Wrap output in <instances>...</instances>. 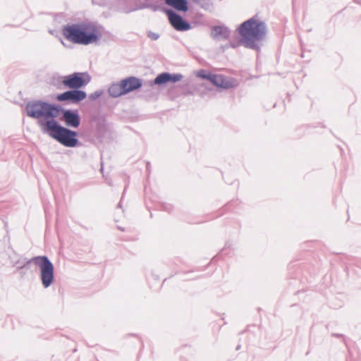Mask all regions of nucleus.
I'll return each mask as SVG.
<instances>
[{"instance_id":"23","label":"nucleus","mask_w":361,"mask_h":361,"mask_svg":"<svg viewBox=\"0 0 361 361\" xmlns=\"http://www.w3.org/2000/svg\"><path fill=\"white\" fill-rule=\"evenodd\" d=\"M333 336H336V337H339V336H341L342 335H339V334H333Z\"/></svg>"},{"instance_id":"27","label":"nucleus","mask_w":361,"mask_h":361,"mask_svg":"<svg viewBox=\"0 0 361 361\" xmlns=\"http://www.w3.org/2000/svg\"><path fill=\"white\" fill-rule=\"evenodd\" d=\"M240 345H238V347H237V348H236V349H237V350L240 349Z\"/></svg>"},{"instance_id":"18","label":"nucleus","mask_w":361,"mask_h":361,"mask_svg":"<svg viewBox=\"0 0 361 361\" xmlns=\"http://www.w3.org/2000/svg\"><path fill=\"white\" fill-rule=\"evenodd\" d=\"M211 73H207L204 70H200L197 73V76L200 78L205 79V80H209V76H211Z\"/></svg>"},{"instance_id":"16","label":"nucleus","mask_w":361,"mask_h":361,"mask_svg":"<svg viewBox=\"0 0 361 361\" xmlns=\"http://www.w3.org/2000/svg\"><path fill=\"white\" fill-rule=\"evenodd\" d=\"M144 8H149L152 11L156 12L158 11H161L164 12V9H166L165 8L162 7L161 5L158 4H144Z\"/></svg>"},{"instance_id":"22","label":"nucleus","mask_w":361,"mask_h":361,"mask_svg":"<svg viewBox=\"0 0 361 361\" xmlns=\"http://www.w3.org/2000/svg\"><path fill=\"white\" fill-rule=\"evenodd\" d=\"M164 209L170 212V208H168L167 207H164Z\"/></svg>"},{"instance_id":"25","label":"nucleus","mask_w":361,"mask_h":361,"mask_svg":"<svg viewBox=\"0 0 361 361\" xmlns=\"http://www.w3.org/2000/svg\"><path fill=\"white\" fill-rule=\"evenodd\" d=\"M100 170H101V171H103V166H102V165L101 166V169H100Z\"/></svg>"},{"instance_id":"26","label":"nucleus","mask_w":361,"mask_h":361,"mask_svg":"<svg viewBox=\"0 0 361 361\" xmlns=\"http://www.w3.org/2000/svg\"><path fill=\"white\" fill-rule=\"evenodd\" d=\"M231 47H232L233 48H235V44H231Z\"/></svg>"},{"instance_id":"21","label":"nucleus","mask_w":361,"mask_h":361,"mask_svg":"<svg viewBox=\"0 0 361 361\" xmlns=\"http://www.w3.org/2000/svg\"><path fill=\"white\" fill-rule=\"evenodd\" d=\"M126 190V188H125V189H124V191H123V195H124ZM122 197H123V195H122ZM122 200H123V197H121V201H120V202H121V201H122ZM118 207H121V202H119V203H118Z\"/></svg>"},{"instance_id":"3","label":"nucleus","mask_w":361,"mask_h":361,"mask_svg":"<svg viewBox=\"0 0 361 361\" xmlns=\"http://www.w3.org/2000/svg\"><path fill=\"white\" fill-rule=\"evenodd\" d=\"M37 124L43 133L48 135L64 147L73 148L82 145L78 140V132L62 126L59 121L51 123L37 121Z\"/></svg>"},{"instance_id":"7","label":"nucleus","mask_w":361,"mask_h":361,"mask_svg":"<svg viewBox=\"0 0 361 361\" xmlns=\"http://www.w3.org/2000/svg\"><path fill=\"white\" fill-rule=\"evenodd\" d=\"M91 80V76L87 72H75L63 77L62 84L67 88L80 90L86 86Z\"/></svg>"},{"instance_id":"5","label":"nucleus","mask_w":361,"mask_h":361,"mask_svg":"<svg viewBox=\"0 0 361 361\" xmlns=\"http://www.w3.org/2000/svg\"><path fill=\"white\" fill-rule=\"evenodd\" d=\"M142 87V80L135 76H129L120 82L111 83L108 93L112 98H117L140 90Z\"/></svg>"},{"instance_id":"20","label":"nucleus","mask_w":361,"mask_h":361,"mask_svg":"<svg viewBox=\"0 0 361 361\" xmlns=\"http://www.w3.org/2000/svg\"><path fill=\"white\" fill-rule=\"evenodd\" d=\"M11 262L13 263V266H17L18 264H20V260L19 258L15 259H13V257L11 256L9 257Z\"/></svg>"},{"instance_id":"8","label":"nucleus","mask_w":361,"mask_h":361,"mask_svg":"<svg viewBox=\"0 0 361 361\" xmlns=\"http://www.w3.org/2000/svg\"><path fill=\"white\" fill-rule=\"evenodd\" d=\"M164 12L167 15L171 25L176 30L185 32L191 29L192 26L190 23L172 9H164Z\"/></svg>"},{"instance_id":"11","label":"nucleus","mask_w":361,"mask_h":361,"mask_svg":"<svg viewBox=\"0 0 361 361\" xmlns=\"http://www.w3.org/2000/svg\"><path fill=\"white\" fill-rule=\"evenodd\" d=\"M82 26V22L67 24L63 27L62 34L67 40L80 44Z\"/></svg>"},{"instance_id":"1","label":"nucleus","mask_w":361,"mask_h":361,"mask_svg":"<svg viewBox=\"0 0 361 361\" xmlns=\"http://www.w3.org/2000/svg\"><path fill=\"white\" fill-rule=\"evenodd\" d=\"M28 117L51 123L59 121L64 123L67 128H78L81 123V118L78 109H68L61 105L42 100L28 102L25 108Z\"/></svg>"},{"instance_id":"13","label":"nucleus","mask_w":361,"mask_h":361,"mask_svg":"<svg viewBox=\"0 0 361 361\" xmlns=\"http://www.w3.org/2000/svg\"><path fill=\"white\" fill-rule=\"evenodd\" d=\"M209 81L217 87L228 90L234 86L233 82L221 74L212 73Z\"/></svg>"},{"instance_id":"12","label":"nucleus","mask_w":361,"mask_h":361,"mask_svg":"<svg viewBox=\"0 0 361 361\" xmlns=\"http://www.w3.org/2000/svg\"><path fill=\"white\" fill-rule=\"evenodd\" d=\"M183 75L181 73H171L164 72L159 74L152 82V84L162 85L168 82L176 83L182 80Z\"/></svg>"},{"instance_id":"10","label":"nucleus","mask_w":361,"mask_h":361,"mask_svg":"<svg viewBox=\"0 0 361 361\" xmlns=\"http://www.w3.org/2000/svg\"><path fill=\"white\" fill-rule=\"evenodd\" d=\"M195 3L200 4L201 8L207 10L210 8L209 0H192ZM165 4L178 12L185 13L189 10L188 0H165Z\"/></svg>"},{"instance_id":"19","label":"nucleus","mask_w":361,"mask_h":361,"mask_svg":"<svg viewBox=\"0 0 361 361\" xmlns=\"http://www.w3.org/2000/svg\"><path fill=\"white\" fill-rule=\"evenodd\" d=\"M147 37L152 40H157L159 38V35L158 33H156V32H154L152 31H149L147 32Z\"/></svg>"},{"instance_id":"9","label":"nucleus","mask_w":361,"mask_h":361,"mask_svg":"<svg viewBox=\"0 0 361 361\" xmlns=\"http://www.w3.org/2000/svg\"><path fill=\"white\" fill-rule=\"evenodd\" d=\"M87 97V93L82 90L70 89L56 95V100L64 102L68 104H77Z\"/></svg>"},{"instance_id":"24","label":"nucleus","mask_w":361,"mask_h":361,"mask_svg":"<svg viewBox=\"0 0 361 361\" xmlns=\"http://www.w3.org/2000/svg\"><path fill=\"white\" fill-rule=\"evenodd\" d=\"M149 165V163H147V170H148Z\"/></svg>"},{"instance_id":"15","label":"nucleus","mask_w":361,"mask_h":361,"mask_svg":"<svg viewBox=\"0 0 361 361\" xmlns=\"http://www.w3.org/2000/svg\"><path fill=\"white\" fill-rule=\"evenodd\" d=\"M115 0H92V4L94 6H98L103 8L114 11Z\"/></svg>"},{"instance_id":"17","label":"nucleus","mask_w":361,"mask_h":361,"mask_svg":"<svg viewBox=\"0 0 361 361\" xmlns=\"http://www.w3.org/2000/svg\"><path fill=\"white\" fill-rule=\"evenodd\" d=\"M104 93V91L102 90H97L92 93H91L88 98L90 101H94L97 99L99 97H101Z\"/></svg>"},{"instance_id":"4","label":"nucleus","mask_w":361,"mask_h":361,"mask_svg":"<svg viewBox=\"0 0 361 361\" xmlns=\"http://www.w3.org/2000/svg\"><path fill=\"white\" fill-rule=\"evenodd\" d=\"M32 264L39 268L42 286L44 288H49L54 281V266L51 261L46 255L35 256L29 259H25L21 265L17 266V270L20 271L21 275H25V269L32 272Z\"/></svg>"},{"instance_id":"2","label":"nucleus","mask_w":361,"mask_h":361,"mask_svg":"<svg viewBox=\"0 0 361 361\" xmlns=\"http://www.w3.org/2000/svg\"><path fill=\"white\" fill-rule=\"evenodd\" d=\"M240 39V43L245 47L259 51L258 42L263 40L267 35V25L255 16L244 21L237 29Z\"/></svg>"},{"instance_id":"14","label":"nucleus","mask_w":361,"mask_h":361,"mask_svg":"<svg viewBox=\"0 0 361 361\" xmlns=\"http://www.w3.org/2000/svg\"><path fill=\"white\" fill-rule=\"evenodd\" d=\"M230 35V30L224 25H214L212 29L211 35L214 39L226 40Z\"/></svg>"},{"instance_id":"6","label":"nucleus","mask_w":361,"mask_h":361,"mask_svg":"<svg viewBox=\"0 0 361 361\" xmlns=\"http://www.w3.org/2000/svg\"><path fill=\"white\" fill-rule=\"evenodd\" d=\"M80 44L89 45L97 44L102 37V32L92 23L82 22Z\"/></svg>"}]
</instances>
